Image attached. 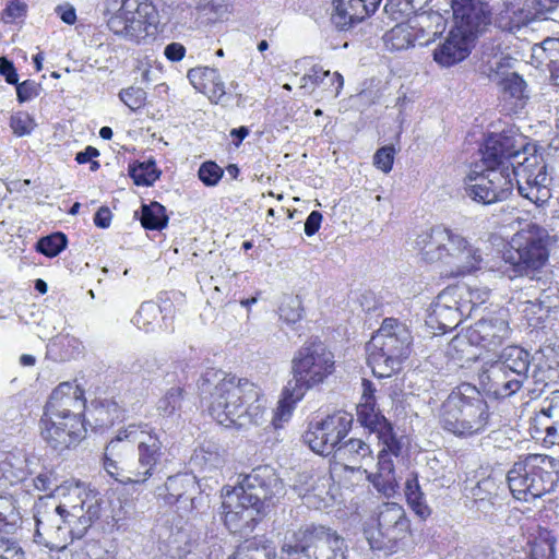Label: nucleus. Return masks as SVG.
Wrapping results in <instances>:
<instances>
[{"mask_svg": "<svg viewBox=\"0 0 559 559\" xmlns=\"http://www.w3.org/2000/svg\"><path fill=\"white\" fill-rule=\"evenodd\" d=\"M200 395L209 399L210 415L225 427L248 429L266 419V399L255 383L222 370H206L198 382Z\"/></svg>", "mask_w": 559, "mask_h": 559, "instance_id": "obj_1", "label": "nucleus"}, {"mask_svg": "<svg viewBox=\"0 0 559 559\" xmlns=\"http://www.w3.org/2000/svg\"><path fill=\"white\" fill-rule=\"evenodd\" d=\"M166 447L148 424L129 425L106 445L105 471L123 485H143L160 474Z\"/></svg>", "mask_w": 559, "mask_h": 559, "instance_id": "obj_2", "label": "nucleus"}, {"mask_svg": "<svg viewBox=\"0 0 559 559\" xmlns=\"http://www.w3.org/2000/svg\"><path fill=\"white\" fill-rule=\"evenodd\" d=\"M224 523L231 533L248 535L272 507L285 496V486L270 465L253 468L231 489L224 488Z\"/></svg>", "mask_w": 559, "mask_h": 559, "instance_id": "obj_3", "label": "nucleus"}, {"mask_svg": "<svg viewBox=\"0 0 559 559\" xmlns=\"http://www.w3.org/2000/svg\"><path fill=\"white\" fill-rule=\"evenodd\" d=\"M84 391L71 382L60 383L50 394L40 419L43 439L57 451L76 444L86 431L81 416Z\"/></svg>", "mask_w": 559, "mask_h": 559, "instance_id": "obj_4", "label": "nucleus"}, {"mask_svg": "<svg viewBox=\"0 0 559 559\" xmlns=\"http://www.w3.org/2000/svg\"><path fill=\"white\" fill-rule=\"evenodd\" d=\"M334 370V355L324 343L316 340L304 344L290 362V379L283 389L278 406L281 418L289 417L295 404L308 391L324 383Z\"/></svg>", "mask_w": 559, "mask_h": 559, "instance_id": "obj_5", "label": "nucleus"}, {"mask_svg": "<svg viewBox=\"0 0 559 559\" xmlns=\"http://www.w3.org/2000/svg\"><path fill=\"white\" fill-rule=\"evenodd\" d=\"M441 427L457 437H472L489 426V407L481 393L471 384H462L447 396L439 409Z\"/></svg>", "mask_w": 559, "mask_h": 559, "instance_id": "obj_6", "label": "nucleus"}, {"mask_svg": "<svg viewBox=\"0 0 559 559\" xmlns=\"http://www.w3.org/2000/svg\"><path fill=\"white\" fill-rule=\"evenodd\" d=\"M412 342V333L405 323L394 318L384 319L367 344L368 364L373 374L386 378L400 370L411 354Z\"/></svg>", "mask_w": 559, "mask_h": 559, "instance_id": "obj_7", "label": "nucleus"}, {"mask_svg": "<svg viewBox=\"0 0 559 559\" xmlns=\"http://www.w3.org/2000/svg\"><path fill=\"white\" fill-rule=\"evenodd\" d=\"M346 540L335 530L309 524L286 536L280 559H347Z\"/></svg>", "mask_w": 559, "mask_h": 559, "instance_id": "obj_8", "label": "nucleus"}, {"mask_svg": "<svg viewBox=\"0 0 559 559\" xmlns=\"http://www.w3.org/2000/svg\"><path fill=\"white\" fill-rule=\"evenodd\" d=\"M108 28L118 37L140 43L148 35L156 14L148 0H106Z\"/></svg>", "mask_w": 559, "mask_h": 559, "instance_id": "obj_9", "label": "nucleus"}, {"mask_svg": "<svg viewBox=\"0 0 559 559\" xmlns=\"http://www.w3.org/2000/svg\"><path fill=\"white\" fill-rule=\"evenodd\" d=\"M547 238L545 228L536 224L530 225L525 233L516 235L512 240V250L504 253V260L513 265L519 275L533 278L535 272L548 260Z\"/></svg>", "mask_w": 559, "mask_h": 559, "instance_id": "obj_10", "label": "nucleus"}, {"mask_svg": "<svg viewBox=\"0 0 559 559\" xmlns=\"http://www.w3.org/2000/svg\"><path fill=\"white\" fill-rule=\"evenodd\" d=\"M510 334L508 311L499 309L481 317L467 330L465 336L453 337L451 344L454 347L474 344L487 350H495L510 337Z\"/></svg>", "mask_w": 559, "mask_h": 559, "instance_id": "obj_11", "label": "nucleus"}, {"mask_svg": "<svg viewBox=\"0 0 559 559\" xmlns=\"http://www.w3.org/2000/svg\"><path fill=\"white\" fill-rule=\"evenodd\" d=\"M36 530L34 542L50 550H61L68 544V535L71 536V528L74 526L72 520L63 513L56 511L50 502L40 499L35 507L34 514Z\"/></svg>", "mask_w": 559, "mask_h": 559, "instance_id": "obj_12", "label": "nucleus"}, {"mask_svg": "<svg viewBox=\"0 0 559 559\" xmlns=\"http://www.w3.org/2000/svg\"><path fill=\"white\" fill-rule=\"evenodd\" d=\"M408 532L409 520L403 507L395 502H386L380 508L378 533L369 538L370 547L391 555L396 552L399 542L404 539Z\"/></svg>", "mask_w": 559, "mask_h": 559, "instance_id": "obj_13", "label": "nucleus"}, {"mask_svg": "<svg viewBox=\"0 0 559 559\" xmlns=\"http://www.w3.org/2000/svg\"><path fill=\"white\" fill-rule=\"evenodd\" d=\"M522 148H525V139L522 135H514L508 131L492 133L480 150L481 162L485 167H512L515 158L521 157Z\"/></svg>", "mask_w": 559, "mask_h": 559, "instance_id": "obj_14", "label": "nucleus"}, {"mask_svg": "<svg viewBox=\"0 0 559 559\" xmlns=\"http://www.w3.org/2000/svg\"><path fill=\"white\" fill-rule=\"evenodd\" d=\"M445 238L448 239L444 240L440 262L452 266L453 274L465 275L479 269L483 261L481 254L465 237L447 228Z\"/></svg>", "mask_w": 559, "mask_h": 559, "instance_id": "obj_15", "label": "nucleus"}, {"mask_svg": "<svg viewBox=\"0 0 559 559\" xmlns=\"http://www.w3.org/2000/svg\"><path fill=\"white\" fill-rule=\"evenodd\" d=\"M451 8L454 19V28L473 39L475 35L490 23L488 4L480 0H452Z\"/></svg>", "mask_w": 559, "mask_h": 559, "instance_id": "obj_16", "label": "nucleus"}, {"mask_svg": "<svg viewBox=\"0 0 559 559\" xmlns=\"http://www.w3.org/2000/svg\"><path fill=\"white\" fill-rule=\"evenodd\" d=\"M530 378H522L512 373L499 362L492 360L484 365L480 382L487 391L497 399H506L518 393Z\"/></svg>", "mask_w": 559, "mask_h": 559, "instance_id": "obj_17", "label": "nucleus"}, {"mask_svg": "<svg viewBox=\"0 0 559 559\" xmlns=\"http://www.w3.org/2000/svg\"><path fill=\"white\" fill-rule=\"evenodd\" d=\"M357 420L361 426L377 433L378 439L385 444L388 449L399 455L401 442L394 433L391 423L377 408L376 402L361 401L357 405Z\"/></svg>", "mask_w": 559, "mask_h": 559, "instance_id": "obj_18", "label": "nucleus"}, {"mask_svg": "<svg viewBox=\"0 0 559 559\" xmlns=\"http://www.w3.org/2000/svg\"><path fill=\"white\" fill-rule=\"evenodd\" d=\"M382 0H334L331 22L340 31H348L374 13Z\"/></svg>", "mask_w": 559, "mask_h": 559, "instance_id": "obj_19", "label": "nucleus"}, {"mask_svg": "<svg viewBox=\"0 0 559 559\" xmlns=\"http://www.w3.org/2000/svg\"><path fill=\"white\" fill-rule=\"evenodd\" d=\"M533 500H535L554 492L558 487L559 460L545 454H533Z\"/></svg>", "mask_w": 559, "mask_h": 559, "instance_id": "obj_20", "label": "nucleus"}, {"mask_svg": "<svg viewBox=\"0 0 559 559\" xmlns=\"http://www.w3.org/2000/svg\"><path fill=\"white\" fill-rule=\"evenodd\" d=\"M86 491L73 481H64L60 486H56L53 492L46 497L45 501H51V506L67 515L75 524L81 511H83L82 500Z\"/></svg>", "mask_w": 559, "mask_h": 559, "instance_id": "obj_21", "label": "nucleus"}, {"mask_svg": "<svg viewBox=\"0 0 559 559\" xmlns=\"http://www.w3.org/2000/svg\"><path fill=\"white\" fill-rule=\"evenodd\" d=\"M532 471H534L533 454L520 456L508 471L507 483L515 499L526 502L533 500Z\"/></svg>", "mask_w": 559, "mask_h": 559, "instance_id": "obj_22", "label": "nucleus"}, {"mask_svg": "<svg viewBox=\"0 0 559 559\" xmlns=\"http://www.w3.org/2000/svg\"><path fill=\"white\" fill-rule=\"evenodd\" d=\"M472 40L466 35L451 29L444 43L433 50V60L444 68H450L463 61L471 53Z\"/></svg>", "mask_w": 559, "mask_h": 559, "instance_id": "obj_23", "label": "nucleus"}, {"mask_svg": "<svg viewBox=\"0 0 559 559\" xmlns=\"http://www.w3.org/2000/svg\"><path fill=\"white\" fill-rule=\"evenodd\" d=\"M520 153L521 157L515 158L512 167H510L513 182L515 181L518 187L519 185L536 183L542 176H548L544 159L539 155L528 154L526 143L525 148H522Z\"/></svg>", "mask_w": 559, "mask_h": 559, "instance_id": "obj_24", "label": "nucleus"}, {"mask_svg": "<svg viewBox=\"0 0 559 559\" xmlns=\"http://www.w3.org/2000/svg\"><path fill=\"white\" fill-rule=\"evenodd\" d=\"M333 461L344 469L350 472L360 471L362 462L371 457L369 444L361 439L350 438L343 441L333 453Z\"/></svg>", "mask_w": 559, "mask_h": 559, "instance_id": "obj_25", "label": "nucleus"}, {"mask_svg": "<svg viewBox=\"0 0 559 559\" xmlns=\"http://www.w3.org/2000/svg\"><path fill=\"white\" fill-rule=\"evenodd\" d=\"M475 180L483 181L489 192L496 194L493 195L496 203L508 200L513 193L514 182L510 167L501 169L485 167V169L476 174Z\"/></svg>", "mask_w": 559, "mask_h": 559, "instance_id": "obj_26", "label": "nucleus"}, {"mask_svg": "<svg viewBox=\"0 0 559 559\" xmlns=\"http://www.w3.org/2000/svg\"><path fill=\"white\" fill-rule=\"evenodd\" d=\"M536 428L545 432L544 441L559 443V390L546 397L536 418Z\"/></svg>", "mask_w": 559, "mask_h": 559, "instance_id": "obj_27", "label": "nucleus"}, {"mask_svg": "<svg viewBox=\"0 0 559 559\" xmlns=\"http://www.w3.org/2000/svg\"><path fill=\"white\" fill-rule=\"evenodd\" d=\"M188 79L195 90L209 96L210 99L219 100L225 94V84L214 68L198 67L190 69Z\"/></svg>", "mask_w": 559, "mask_h": 559, "instance_id": "obj_28", "label": "nucleus"}, {"mask_svg": "<svg viewBox=\"0 0 559 559\" xmlns=\"http://www.w3.org/2000/svg\"><path fill=\"white\" fill-rule=\"evenodd\" d=\"M447 228L435 226L420 233L415 239V249L418 250L421 259L428 263L441 261L442 248L447 240Z\"/></svg>", "mask_w": 559, "mask_h": 559, "instance_id": "obj_29", "label": "nucleus"}, {"mask_svg": "<svg viewBox=\"0 0 559 559\" xmlns=\"http://www.w3.org/2000/svg\"><path fill=\"white\" fill-rule=\"evenodd\" d=\"M416 35V44L426 46L445 29V20L438 12H421L409 22Z\"/></svg>", "mask_w": 559, "mask_h": 559, "instance_id": "obj_30", "label": "nucleus"}, {"mask_svg": "<svg viewBox=\"0 0 559 559\" xmlns=\"http://www.w3.org/2000/svg\"><path fill=\"white\" fill-rule=\"evenodd\" d=\"M165 501L168 504L190 501L191 508H194L195 499L192 497V493L197 491L194 477L188 474L170 476L165 483Z\"/></svg>", "mask_w": 559, "mask_h": 559, "instance_id": "obj_31", "label": "nucleus"}, {"mask_svg": "<svg viewBox=\"0 0 559 559\" xmlns=\"http://www.w3.org/2000/svg\"><path fill=\"white\" fill-rule=\"evenodd\" d=\"M533 360L534 358L528 350L518 345H510L500 352L495 361L519 377L530 378L528 371Z\"/></svg>", "mask_w": 559, "mask_h": 559, "instance_id": "obj_32", "label": "nucleus"}, {"mask_svg": "<svg viewBox=\"0 0 559 559\" xmlns=\"http://www.w3.org/2000/svg\"><path fill=\"white\" fill-rule=\"evenodd\" d=\"M124 411L114 400H98L92 403V408L88 409V423L93 420L94 428H108L116 421H121Z\"/></svg>", "mask_w": 559, "mask_h": 559, "instance_id": "obj_33", "label": "nucleus"}, {"mask_svg": "<svg viewBox=\"0 0 559 559\" xmlns=\"http://www.w3.org/2000/svg\"><path fill=\"white\" fill-rule=\"evenodd\" d=\"M321 420L323 424L325 441L333 443V452L331 453L333 455L336 448L341 445L352 429L354 420L353 415L346 412H336Z\"/></svg>", "mask_w": 559, "mask_h": 559, "instance_id": "obj_34", "label": "nucleus"}, {"mask_svg": "<svg viewBox=\"0 0 559 559\" xmlns=\"http://www.w3.org/2000/svg\"><path fill=\"white\" fill-rule=\"evenodd\" d=\"M533 13L530 10H524L516 4H503L496 17L495 25L501 31L509 33H516L523 26H526L532 21Z\"/></svg>", "mask_w": 559, "mask_h": 559, "instance_id": "obj_35", "label": "nucleus"}, {"mask_svg": "<svg viewBox=\"0 0 559 559\" xmlns=\"http://www.w3.org/2000/svg\"><path fill=\"white\" fill-rule=\"evenodd\" d=\"M83 511L71 528V540L82 538L92 523L100 516V499L97 495L85 492L82 500Z\"/></svg>", "mask_w": 559, "mask_h": 559, "instance_id": "obj_36", "label": "nucleus"}, {"mask_svg": "<svg viewBox=\"0 0 559 559\" xmlns=\"http://www.w3.org/2000/svg\"><path fill=\"white\" fill-rule=\"evenodd\" d=\"M314 91L321 88L325 96L336 98L344 85V79L338 72L323 70L320 66L312 67Z\"/></svg>", "mask_w": 559, "mask_h": 559, "instance_id": "obj_37", "label": "nucleus"}, {"mask_svg": "<svg viewBox=\"0 0 559 559\" xmlns=\"http://www.w3.org/2000/svg\"><path fill=\"white\" fill-rule=\"evenodd\" d=\"M384 43L389 50H403L417 45L411 23L394 26L384 35Z\"/></svg>", "mask_w": 559, "mask_h": 559, "instance_id": "obj_38", "label": "nucleus"}, {"mask_svg": "<svg viewBox=\"0 0 559 559\" xmlns=\"http://www.w3.org/2000/svg\"><path fill=\"white\" fill-rule=\"evenodd\" d=\"M405 497L408 506L421 520H426L431 510L427 506L424 497V492L420 489L416 475H412L405 481Z\"/></svg>", "mask_w": 559, "mask_h": 559, "instance_id": "obj_39", "label": "nucleus"}, {"mask_svg": "<svg viewBox=\"0 0 559 559\" xmlns=\"http://www.w3.org/2000/svg\"><path fill=\"white\" fill-rule=\"evenodd\" d=\"M141 224L148 230H162L168 225L166 209L158 202L143 204L141 207Z\"/></svg>", "mask_w": 559, "mask_h": 559, "instance_id": "obj_40", "label": "nucleus"}, {"mask_svg": "<svg viewBox=\"0 0 559 559\" xmlns=\"http://www.w3.org/2000/svg\"><path fill=\"white\" fill-rule=\"evenodd\" d=\"M302 440L308 447L320 455H330L333 452V443L325 441L322 420L310 423L302 435Z\"/></svg>", "mask_w": 559, "mask_h": 559, "instance_id": "obj_41", "label": "nucleus"}, {"mask_svg": "<svg viewBox=\"0 0 559 559\" xmlns=\"http://www.w3.org/2000/svg\"><path fill=\"white\" fill-rule=\"evenodd\" d=\"M550 183L551 178L549 176H542L536 183H528V186L519 185L518 191L521 197L530 200L537 206H542L551 198Z\"/></svg>", "mask_w": 559, "mask_h": 559, "instance_id": "obj_42", "label": "nucleus"}, {"mask_svg": "<svg viewBox=\"0 0 559 559\" xmlns=\"http://www.w3.org/2000/svg\"><path fill=\"white\" fill-rule=\"evenodd\" d=\"M129 175L136 186H152L160 176L154 159L129 165Z\"/></svg>", "mask_w": 559, "mask_h": 559, "instance_id": "obj_43", "label": "nucleus"}, {"mask_svg": "<svg viewBox=\"0 0 559 559\" xmlns=\"http://www.w3.org/2000/svg\"><path fill=\"white\" fill-rule=\"evenodd\" d=\"M556 538L547 531L530 543L526 559H556Z\"/></svg>", "mask_w": 559, "mask_h": 559, "instance_id": "obj_44", "label": "nucleus"}, {"mask_svg": "<svg viewBox=\"0 0 559 559\" xmlns=\"http://www.w3.org/2000/svg\"><path fill=\"white\" fill-rule=\"evenodd\" d=\"M183 401V389L174 386L157 401L156 409L163 417H179Z\"/></svg>", "mask_w": 559, "mask_h": 559, "instance_id": "obj_45", "label": "nucleus"}, {"mask_svg": "<svg viewBox=\"0 0 559 559\" xmlns=\"http://www.w3.org/2000/svg\"><path fill=\"white\" fill-rule=\"evenodd\" d=\"M521 306L522 312L528 321H533L534 319L537 321L543 320L548 316L551 308L556 307L551 298L548 295H545V292L534 299L521 301Z\"/></svg>", "mask_w": 559, "mask_h": 559, "instance_id": "obj_46", "label": "nucleus"}, {"mask_svg": "<svg viewBox=\"0 0 559 559\" xmlns=\"http://www.w3.org/2000/svg\"><path fill=\"white\" fill-rule=\"evenodd\" d=\"M476 174H478V171H471L466 176L464 186L465 195L481 205L495 204L493 195L496 194H491L483 181L475 180Z\"/></svg>", "mask_w": 559, "mask_h": 559, "instance_id": "obj_47", "label": "nucleus"}, {"mask_svg": "<svg viewBox=\"0 0 559 559\" xmlns=\"http://www.w3.org/2000/svg\"><path fill=\"white\" fill-rule=\"evenodd\" d=\"M162 310L158 304L154 301H144L140 306L132 319L134 325L145 332L153 331L158 323Z\"/></svg>", "mask_w": 559, "mask_h": 559, "instance_id": "obj_48", "label": "nucleus"}, {"mask_svg": "<svg viewBox=\"0 0 559 559\" xmlns=\"http://www.w3.org/2000/svg\"><path fill=\"white\" fill-rule=\"evenodd\" d=\"M430 321L438 322L439 329L442 332L454 329L461 322V312L456 307H450L443 304H436Z\"/></svg>", "mask_w": 559, "mask_h": 559, "instance_id": "obj_49", "label": "nucleus"}, {"mask_svg": "<svg viewBox=\"0 0 559 559\" xmlns=\"http://www.w3.org/2000/svg\"><path fill=\"white\" fill-rule=\"evenodd\" d=\"M233 559H276L273 548L259 545L255 540H247L235 551Z\"/></svg>", "mask_w": 559, "mask_h": 559, "instance_id": "obj_50", "label": "nucleus"}, {"mask_svg": "<svg viewBox=\"0 0 559 559\" xmlns=\"http://www.w3.org/2000/svg\"><path fill=\"white\" fill-rule=\"evenodd\" d=\"M67 236L61 231H57L41 237L36 243V250L48 258H55L67 248Z\"/></svg>", "mask_w": 559, "mask_h": 559, "instance_id": "obj_51", "label": "nucleus"}, {"mask_svg": "<svg viewBox=\"0 0 559 559\" xmlns=\"http://www.w3.org/2000/svg\"><path fill=\"white\" fill-rule=\"evenodd\" d=\"M503 93L515 99L526 98V82L515 72L506 73L499 82Z\"/></svg>", "mask_w": 559, "mask_h": 559, "instance_id": "obj_52", "label": "nucleus"}, {"mask_svg": "<svg viewBox=\"0 0 559 559\" xmlns=\"http://www.w3.org/2000/svg\"><path fill=\"white\" fill-rule=\"evenodd\" d=\"M302 304L298 296H285L278 308L280 318L288 324H294L302 318Z\"/></svg>", "mask_w": 559, "mask_h": 559, "instance_id": "obj_53", "label": "nucleus"}, {"mask_svg": "<svg viewBox=\"0 0 559 559\" xmlns=\"http://www.w3.org/2000/svg\"><path fill=\"white\" fill-rule=\"evenodd\" d=\"M534 52L537 53V57L540 59V63L545 64L552 74V61L559 60V38L545 39L540 47L534 50Z\"/></svg>", "mask_w": 559, "mask_h": 559, "instance_id": "obj_54", "label": "nucleus"}, {"mask_svg": "<svg viewBox=\"0 0 559 559\" xmlns=\"http://www.w3.org/2000/svg\"><path fill=\"white\" fill-rule=\"evenodd\" d=\"M197 9L207 21L215 22L228 12V3L227 0H201Z\"/></svg>", "mask_w": 559, "mask_h": 559, "instance_id": "obj_55", "label": "nucleus"}, {"mask_svg": "<svg viewBox=\"0 0 559 559\" xmlns=\"http://www.w3.org/2000/svg\"><path fill=\"white\" fill-rule=\"evenodd\" d=\"M417 10L420 9L411 0H386L384 4V12L394 20L408 16Z\"/></svg>", "mask_w": 559, "mask_h": 559, "instance_id": "obj_56", "label": "nucleus"}, {"mask_svg": "<svg viewBox=\"0 0 559 559\" xmlns=\"http://www.w3.org/2000/svg\"><path fill=\"white\" fill-rule=\"evenodd\" d=\"M119 98L134 111L145 105L146 92L142 87L130 86L120 91Z\"/></svg>", "mask_w": 559, "mask_h": 559, "instance_id": "obj_57", "label": "nucleus"}, {"mask_svg": "<svg viewBox=\"0 0 559 559\" xmlns=\"http://www.w3.org/2000/svg\"><path fill=\"white\" fill-rule=\"evenodd\" d=\"M10 127L16 136H25L32 133L36 123L27 112L19 111L11 116Z\"/></svg>", "mask_w": 559, "mask_h": 559, "instance_id": "obj_58", "label": "nucleus"}, {"mask_svg": "<svg viewBox=\"0 0 559 559\" xmlns=\"http://www.w3.org/2000/svg\"><path fill=\"white\" fill-rule=\"evenodd\" d=\"M224 175V170L212 160L204 162L199 170V179L207 187L216 186Z\"/></svg>", "mask_w": 559, "mask_h": 559, "instance_id": "obj_59", "label": "nucleus"}, {"mask_svg": "<svg viewBox=\"0 0 559 559\" xmlns=\"http://www.w3.org/2000/svg\"><path fill=\"white\" fill-rule=\"evenodd\" d=\"M369 479L374 488L385 497H392L399 487L395 476L374 474L370 475Z\"/></svg>", "mask_w": 559, "mask_h": 559, "instance_id": "obj_60", "label": "nucleus"}, {"mask_svg": "<svg viewBox=\"0 0 559 559\" xmlns=\"http://www.w3.org/2000/svg\"><path fill=\"white\" fill-rule=\"evenodd\" d=\"M16 87V99L20 104L29 102L37 97L40 92V84L33 80H25L22 83L14 84Z\"/></svg>", "mask_w": 559, "mask_h": 559, "instance_id": "obj_61", "label": "nucleus"}, {"mask_svg": "<svg viewBox=\"0 0 559 559\" xmlns=\"http://www.w3.org/2000/svg\"><path fill=\"white\" fill-rule=\"evenodd\" d=\"M394 162V148L392 146H383L379 148L373 156V164L383 173H389L392 169Z\"/></svg>", "mask_w": 559, "mask_h": 559, "instance_id": "obj_62", "label": "nucleus"}, {"mask_svg": "<svg viewBox=\"0 0 559 559\" xmlns=\"http://www.w3.org/2000/svg\"><path fill=\"white\" fill-rule=\"evenodd\" d=\"M195 460H202L205 464L214 467L218 466L223 461L214 443L204 444L201 450L197 452Z\"/></svg>", "mask_w": 559, "mask_h": 559, "instance_id": "obj_63", "label": "nucleus"}, {"mask_svg": "<svg viewBox=\"0 0 559 559\" xmlns=\"http://www.w3.org/2000/svg\"><path fill=\"white\" fill-rule=\"evenodd\" d=\"M392 452L383 444V449L379 452L378 456V472L376 474L395 476L394 464L390 455ZM393 455H395L393 453Z\"/></svg>", "mask_w": 559, "mask_h": 559, "instance_id": "obj_64", "label": "nucleus"}]
</instances>
